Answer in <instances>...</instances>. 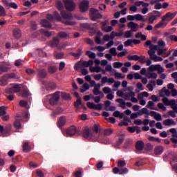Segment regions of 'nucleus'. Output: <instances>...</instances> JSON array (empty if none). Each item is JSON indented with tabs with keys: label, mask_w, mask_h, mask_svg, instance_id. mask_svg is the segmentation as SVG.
Returning a JSON list of instances; mask_svg holds the SVG:
<instances>
[{
	"label": "nucleus",
	"mask_w": 177,
	"mask_h": 177,
	"mask_svg": "<svg viewBox=\"0 0 177 177\" xmlns=\"http://www.w3.org/2000/svg\"><path fill=\"white\" fill-rule=\"evenodd\" d=\"M127 27L131 28L130 31H131V32H136V31L139 30V25L133 21H130L127 24Z\"/></svg>",
	"instance_id": "nucleus-9"
},
{
	"label": "nucleus",
	"mask_w": 177,
	"mask_h": 177,
	"mask_svg": "<svg viewBox=\"0 0 177 177\" xmlns=\"http://www.w3.org/2000/svg\"><path fill=\"white\" fill-rule=\"evenodd\" d=\"M31 151V147L28 145V142H25L23 145V151L24 153H29Z\"/></svg>",
	"instance_id": "nucleus-32"
},
{
	"label": "nucleus",
	"mask_w": 177,
	"mask_h": 177,
	"mask_svg": "<svg viewBox=\"0 0 177 177\" xmlns=\"http://www.w3.org/2000/svg\"><path fill=\"white\" fill-rule=\"evenodd\" d=\"M54 56L57 59H63L64 57V53L55 51L54 53Z\"/></svg>",
	"instance_id": "nucleus-31"
},
{
	"label": "nucleus",
	"mask_w": 177,
	"mask_h": 177,
	"mask_svg": "<svg viewBox=\"0 0 177 177\" xmlns=\"http://www.w3.org/2000/svg\"><path fill=\"white\" fill-rule=\"evenodd\" d=\"M147 78H153V80H156L157 78V73H149L146 75Z\"/></svg>",
	"instance_id": "nucleus-57"
},
{
	"label": "nucleus",
	"mask_w": 177,
	"mask_h": 177,
	"mask_svg": "<svg viewBox=\"0 0 177 177\" xmlns=\"http://www.w3.org/2000/svg\"><path fill=\"white\" fill-rule=\"evenodd\" d=\"M53 17L55 20H57L58 21H62V17H60V15H59V12L57 11H55L53 12Z\"/></svg>",
	"instance_id": "nucleus-45"
},
{
	"label": "nucleus",
	"mask_w": 177,
	"mask_h": 177,
	"mask_svg": "<svg viewBox=\"0 0 177 177\" xmlns=\"http://www.w3.org/2000/svg\"><path fill=\"white\" fill-rule=\"evenodd\" d=\"M30 28L33 31H35V30H37V22H35L34 21H31L30 22Z\"/></svg>",
	"instance_id": "nucleus-55"
},
{
	"label": "nucleus",
	"mask_w": 177,
	"mask_h": 177,
	"mask_svg": "<svg viewBox=\"0 0 177 177\" xmlns=\"http://www.w3.org/2000/svg\"><path fill=\"white\" fill-rule=\"evenodd\" d=\"M77 133V127L74 126L70 127L67 130H66V134L68 136H74Z\"/></svg>",
	"instance_id": "nucleus-15"
},
{
	"label": "nucleus",
	"mask_w": 177,
	"mask_h": 177,
	"mask_svg": "<svg viewBox=\"0 0 177 177\" xmlns=\"http://www.w3.org/2000/svg\"><path fill=\"white\" fill-rule=\"evenodd\" d=\"M49 74H55L57 71V68L55 66H50L48 68Z\"/></svg>",
	"instance_id": "nucleus-36"
},
{
	"label": "nucleus",
	"mask_w": 177,
	"mask_h": 177,
	"mask_svg": "<svg viewBox=\"0 0 177 177\" xmlns=\"http://www.w3.org/2000/svg\"><path fill=\"white\" fill-rule=\"evenodd\" d=\"M56 88V84L53 82H50L46 85V91H53Z\"/></svg>",
	"instance_id": "nucleus-26"
},
{
	"label": "nucleus",
	"mask_w": 177,
	"mask_h": 177,
	"mask_svg": "<svg viewBox=\"0 0 177 177\" xmlns=\"http://www.w3.org/2000/svg\"><path fill=\"white\" fill-rule=\"evenodd\" d=\"M102 31H105V32H110L113 31V27L112 26H108V27H102Z\"/></svg>",
	"instance_id": "nucleus-56"
},
{
	"label": "nucleus",
	"mask_w": 177,
	"mask_h": 177,
	"mask_svg": "<svg viewBox=\"0 0 177 177\" xmlns=\"http://www.w3.org/2000/svg\"><path fill=\"white\" fill-rule=\"evenodd\" d=\"M21 90V88L18 84L13 86L12 87H10V88H6L5 90V93H7V95H12V93H17V92H20Z\"/></svg>",
	"instance_id": "nucleus-6"
},
{
	"label": "nucleus",
	"mask_w": 177,
	"mask_h": 177,
	"mask_svg": "<svg viewBox=\"0 0 177 177\" xmlns=\"http://www.w3.org/2000/svg\"><path fill=\"white\" fill-rule=\"evenodd\" d=\"M152 14L154 15L156 19H158V17H161V12L160 11L153 10L152 12Z\"/></svg>",
	"instance_id": "nucleus-61"
},
{
	"label": "nucleus",
	"mask_w": 177,
	"mask_h": 177,
	"mask_svg": "<svg viewBox=\"0 0 177 177\" xmlns=\"http://www.w3.org/2000/svg\"><path fill=\"white\" fill-rule=\"evenodd\" d=\"M90 17L93 21H96L97 19H103V15L99 13V10L91 8Z\"/></svg>",
	"instance_id": "nucleus-4"
},
{
	"label": "nucleus",
	"mask_w": 177,
	"mask_h": 177,
	"mask_svg": "<svg viewBox=\"0 0 177 177\" xmlns=\"http://www.w3.org/2000/svg\"><path fill=\"white\" fill-rule=\"evenodd\" d=\"M21 95L22 97H28L30 96V92L27 89H24L21 91Z\"/></svg>",
	"instance_id": "nucleus-42"
},
{
	"label": "nucleus",
	"mask_w": 177,
	"mask_h": 177,
	"mask_svg": "<svg viewBox=\"0 0 177 177\" xmlns=\"http://www.w3.org/2000/svg\"><path fill=\"white\" fill-rule=\"evenodd\" d=\"M8 71H9V66H8V64L5 62H0V74H2L3 73H8Z\"/></svg>",
	"instance_id": "nucleus-13"
},
{
	"label": "nucleus",
	"mask_w": 177,
	"mask_h": 177,
	"mask_svg": "<svg viewBox=\"0 0 177 177\" xmlns=\"http://www.w3.org/2000/svg\"><path fill=\"white\" fill-rule=\"evenodd\" d=\"M128 60H134L135 62H138L140 60V57L138 55H130L128 57Z\"/></svg>",
	"instance_id": "nucleus-40"
},
{
	"label": "nucleus",
	"mask_w": 177,
	"mask_h": 177,
	"mask_svg": "<svg viewBox=\"0 0 177 177\" xmlns=\"http://www.w3.org/2000/svg\"><path fill=\"white\" fill-rule=\"evenodd\" d=\"M49 103L51 106H55V104H57V102H59L60 99V92L57 91L53 94L48 95Z\"/></svg>",
	"instance_id": "nucleus-3"
},
{
	"label": "nucleus",
	"mask_w": 177,
	"mask_h": 177,
	"mask_svg": "<svg viewBox=\"0 0 177 177\" xmlns=\"http://www.w3.org/2000/svg\"><path fill=\"white\" fill-rule=\"evenodd\" d=\"M65 8L66 10H68V12H73L74 9H75V3H74V1L73 0H63Z\"/></svg>",
	"instance_id": "nucleus-5"
},
{
	"label": "nucleus",
	"mask_w": 177,
	"mask_h": 177,
	"mask_svg": "<svg viewBox=\"0 0 177 177\" xmlns=\"http://www.w3.org/2000/svg\"><path fill=\"white\" fill-rule=\"evenodd\" d=\"M77 53H71V56H73V57H75L76 60H77V59H80V57H81V55H82V49L78 48L77 50Z\"/></svg>",
	"instance_id": "nucleus-21"
},
{
	"label": "nucleus",
	"mask_w": 177,
	"mask_h": 177,
	"mask_svg": "<svg viewBox=\"0 0 177 177\" xmlns=\"http://www.w3.org/2000/svg\"><path fill=\"white\" fill-rule=\"evenodd\" d=\"M13 34L15 38L19 39L21 37V30H20L19 28H15L13 30Z\"/></svg>",
	"instance_id": "nucleus-27"
},
{
	"label": "nucleus",
	"mask_w": 177,
	"mask_h": 177,
	"mask_svg": "<svg viewBox=\"0 0 177 177\" xmlns=\"http://www.w3.org/2000/svg\"><path fill=\"white\" fill-rule=\"evenodd\" d=\"M83 67H91L93 66V60L89 59L88 61H84L82 62Z\"/></svg>",
	"instance_id": "nucleus-30"
},
{
	"label": "nucleus",
	"mask_w": 177,
	"mask_h": 177,
	"mask_svg": "<svg viewBox=\"0 0 177 177\" xmlns=\"http://www.w3.org/2000/svg\"><path fill=\"white\" fill-rule=\"evenodd\" d=\"M41 23L42 27H44V28H52V24L48 19H42Z\"/></svg>",
	"instance_id": "nucleus-20"
},
{
	"label": "nucleus",
	"mask_w": 177,
	"mask_h": 177,
	"mask_svg": "<svg viewBox=\"0 0 177 177\" xmlns=\"http://www.w3.org/2000/svg\"><path fill=\"white\" fill-rule=\"evenodd\" d=\"M176 11L174 12H167L165 15L162 17V20L154 26L155 30L161 28L162 27H166L168 24L165 21H171V20L175 19V16H176Z\"/></svg>",
	"instance_id": "nucleus-2"
},
{
	"label": "nucleus",
	"mask_w": 177,
	"mask_h": 177,
	"mask_svg": "<svg viewBox=\"0 0 177 177\" xmlns=\"http://www.w3.org/2000/svg\"><path fill=\"white\" fill-rule=\"evenodd\" d=\"M149 115H151V117H154L156 121H162V116H161V114L154 111H151L149 113Z\"/></svg>",
	"instance_id": "nucleus-14"
},
{
	"label": "nucleus",
	"mask_w": 177,
	"mask_h": 177,
	"mask_svg": "<svg viewBox=\"0 0 177 177\" xmlns=\"http://www.w3.org/2000/svg\"><path fill=\"white\" fill-rule=\"evenodd\" d=\"M147 107H148L151 110H155L156 111H158V109L154 108V102H153V101H149Z\"/></svg>",
	"instance_id": "nucleus-38"
},
{
	"label": "nucleus",
	"mask_w": 177,
	"mask_h": 177,
	"mask_svg": "<svg viewBox=\"0 0 177 177\" xmlns=\"http://www.w3.org/2000/svg\"><path fill=\"white\" fill-rule=\"evenodd\" d=\"M83 88H80L81 93H84V92H86V91L89 90L91 86H89V84L84 83L82 86Z\"/></svg>",
	"instance_id": "nucleus-35"
},
{
	"label": "nucleus",
	"mask_w": 177,
	"mask_h": 177,
	"mask_svg": "<svg viewBox=\"0 0 177 177\" xmlns=\"http://www.w3.org/2000/svg\"><path fill=\"white\" fill-rule=\"evenodd\" d=\"M169 132L172 133V138H177V131L175 128H171L169 129Z\"/></svg>",
	"instance_id": "nucleus-53"
},
{
	"label": "nucleus",
	"mask_w": 177,
	"mask_h": 177,
	"mask_svg": "<svg viewBox=\"0 0 177 177\" xmlns=\"http://www.w3.org/2000/svg\"><path fill=\"white\" fill-rule=\"evenodd\" d=\"M67 122V119L66 118V116H61L59 118L57 125L59 128H63L64 125H66V122Z\"/></svg>",
	"instance_id": "nucleus-16"
},
{
	"label": "nucleus",
	"mask_w": 177,
	"mask_h": 177,
	"mask_svg": "<svg viewBox=\"0 0 177 177\" xmlns=\"http://www.w3.org/2000/svg\"><path fill=\"white\" fill-rule=\"evenodd\" d=\"M118 136L119 137L118 140L116 142V146H121L122 143H124V140H125V135L118 133Z\"/></svg>",
	"instance_id": "nucleus-19"
},
{
	"label": "nucleus",
	"mask_w": 177,
	"mask_h": 177,
	"mask_svg": "<svg viewBox=\"0 0 177 177\" xmlns=\"http://www.w3.org/2000/svg\"><path fill=\"white\" fill-rule=\"evenodd\" d=\"M59 38H67L68 35L65 32H59L58 33Z\"/></svg>",
	"instance_id": "nucleus-60"
},
{
	"label": "nucleus",
	"mask_w": 177,
	"mask_h": 177,
	"mask_svg": "<svg viewBox=\"0 0 177 177\" xmlns=\"http://www.w3.org/2000/svg\"><path fill=\"white\" fill-rule=\"evenodd\" d=\"M124 37H125V38H131V37H132V31L127 30L124 32Z\"/></svg>",
	"instance_id": "nucleus-63"
},
{
	"label": "nucleus",
	"mask_w": 177,
	"mask_h": 177,
	"mask_svg": "<svg viewBox=\"0 0 177 177\" xmlns=\"http://www.w3.org/2000/svg\"><path fill=\"white\" fill-rule=\"evenodd\" d=\"M118 103H120V107L123 109V110H125L127 109V103L122 98H119L115 100Z\"/></svg>",
	"instance_id": "nucleus-25"
},
{
	"label": "nucleus",
	"mask_w": 177,
	"mask_h": 177,
	"mask_svg": "<svg viewBox=\"0 0 177 177\" xmlns=\"http://www.w3.org/2000/svg\"><path fill=\"white\" fill-rule=\"evenodd\" d=\"M61 97L64 100H71V95L66 93H62Z\"/></svg>",
	"instance_id": "nucleus-37"
},
{
	"label": "nucleus",
	"mask_w": 177,
	"mask_h": 177,
	"mask_svg": "<svg viewBox=\"0 0 177 177\" xmlns=\"http://www.w3.org/2000/svg\"><path fill=\"white\" fill-rule=\"evenodd\" d=\"M86 106L87 107H88V109H91L93 110L100 111L102 110V109H103V104H100V103L98 104H95L93 102H88L86 103Z\"/></svg>",
	"instance_id": "nucleus-7"
},
{
	"label": "nucleus",
	"mask_w": 177,
	"mask_h": 177,
	"mask_svg": "<svg viewBox=\"0 0 177 177\" xmlns=\"http://www.w3.org/2000/svg\"><path fill=\"white\" fill-rule=\"evenodd\" d=\"M39 78H46L48 73L44 68L37 69Z\"/></svg>",
	"instance_id": "nucleus-17"
},
{
	"label": "nucleus",
	"mask_w": 177,
	"mask_h": 177,
	"mask_svg": "<svg viewBox=\"0 0 177 177\" xmlns=\"http://www.w3.org/2000/svg\"><path fill=\"white\" fill-rule=\"evenodd\" d=\"M158 69V64H156V65H151V66L149 67V71H151V72L157 71Z\"/></svg>",
	"instance_id": "nucleus-49"
},
{
	"label": "nucleus",
	"mask_w": 177,
	"mask_h": 177,
	"mask_svg": "<svg viewBox=\"0 0 177 177\" xmlns=\"http://www.w3.org/2000/svg\"><path fill=\"white\" fill-rule=\"evenodd\" d=\"M169 39L171 41H173L174 42H177V36L175 35H171L169 37Z\"/></svg>",
	"instance_id": "nucleus-64"
},
{
	"label": "nucleus",
	"mask_w": 177,
	"mask_h": 177,
	"mask_svg": "<svg viewBox=\"0 0 177 177\" xmlns=\"http://www.w3.org/2000/svg\"><path fill=\"white\" fill-rule=\"evenodd\" d=\"M113 66L114 68H121V67L124 66V64L121 62H114Z\"/></svg>",
	"instance_id": "nucleus-50"
},
{
	"label": "nucleus",
	"mask_w": 177,
	"mask_h": 177,
	"mask_svg": "<svg viewBox=\"0 0 177 177\" xmlns=\"http://www.w3.org/2000/svg\"><path fill=\"white\" fill-rule=\"evenodd\" d=\"M60 41L57 38H53V41L50 42V45L51 48H56L59 45V42Z\"/></svg>",
	"instance_id": "nucleus-28"
},
{
	"label": "nucleus",
	"mask_w": 177,
	"mask_h": 177,
	"mask_svg": "<svg viewBox=\"0 0 177 177\" xmlns=\"http://www.w3.org/2000/svg\"><path fill=\"white\" fill-rule=\"evenodd\" d=\"M0 16L5 17L6 16V12H5V8L0 5Z\"/></svg>",
	"instance_id": "nucleus-54"
},
{
	"label": "nucleus",
	"mask_w": 177,
	"mask_h": 177,
	"mask_svg": "<svg viewBox=\"0 0 177 177\" xmlns=\"http://www.w3.org/2000/svg\"><path fill=\"white\" fill-rule=\"evenodd\" d=\"M74 106L76 109V110H80L81 107L80 106H82V101L81 100V98H78L76 102H74Z\"/></svg>",
	"instance_id": "nucleus-29"
},
{
	"label": "nucleus",
	"mask_w": 177,
	"mask_h": 177,
	"mask_svg": "<svg viewBox=\"0 0 177 177\" xmlns=\"http://www.w3.org/2000/svg\"><path fill=\"white\" fill-rule=\"evenodd\" d=\"M113 133V129H106L104 131V135L105 136H110Z\"/></svg>",
	"instance_id": "nucleus-51"
},
{
	"label": "nucleus",
	"mask_w": 177,
	"mask_h": 177,
	"mask_svg": "<svg viewBox=\"0 0 177 177\" xmlns=\"http://www.w3.org/2000/svg\"><path fill=\"white\" fill-rule=\"evenodd\" d=\"M136 149L138 151H142L145 149V142L142 140H138L136 143Z\"/></svg>",
	"instance_id": "nucleus-18"
},
{
	"label": "nucleus",
	"mask_w": 177,
	"mask_h": 177,
	"mask_svg": "<svg viewBox=\"0 0 177 177\" xmlns=\"http://www.w3.org/2000/svg\"><path fill=\"white\" fill-rule=\"evenodd\" d=\"M156 71H158V74H161L165 71V69L164 68L161 67V65L158 64V69H156Z\"/></svg>",
	"instance_id": "nucleus-59"
},
{
	"label": "nucleus",
	"mask_w": 177,
	"mask_h": 177,
	"mask_svg": "<svg viewBox=\"0 0 177 177\" xmlns=\"http://www.w3.org/2000/svg\"><path fill=\"white\" fill-rule=\"evenodd\" d=\"M82 136L85 139H88V138H90V136H91V129H89V128H88V127H86L83 130Z\"/></svg>",
	"instance_id": "nucleus-23"
},
{
	"label": "nucleus",
	"mask_w": 177,
	"mask_h": 177,
	"mask_svg": "<svg viewBox=\"0 0 177 177\" xmlns=\"http://www.w3.org/2000/svg\"><path fill=\"white\" fill-rule=\"evenodd\" d=\"M133 43V40L132 39H128L126 41L124 42V46H131V45H132Z\"/></svg>",
	"instance_id": "nucleus-62"
},
{
	"label": "nucleus",
	"mask_w": 177,
	"mask_h": 177,
	"mask_svg": "<svg viewBox=\"0 0 177 177\" xmlns=\"http://www.w3.org/2000/svg\"><path fill=\"white\" fill-rule=\"evenodd\" d=\"M109 53L112 56H117V48H115V47L110 48Z\"/></svg>",
	"instance_id": "nucleus-48"
},
{
	"label": "nucleus",
	"mask_w": 177,
	"mask_h": 177,
	"mask_svg": "<svg viewBox=\"0 0 177 177\" xmlns=\"http://www.w3.org/2000/svg\"><path fill=\"white\" fill-rule=\"evenodd\" d=\"M153 149H154V146H153V145H151V143L146 144L145 150L147 151H151V150H153Z\"/></svg>",
	"instance_id": "nucleus-46"
},
{
	"label": "nucleus",
	"mask_w": 177,
	"mask_h": 177,
	"mask_svg": "<svg viewBox=\"0 0 177 177\" xmlns=\"http://www.w3.org/2000/svg\"><path fill=\"white\" fill-rule=\"evenodd\" d=\"M163 125L166 127H169L171 125H176V122L174 120V119H167L163 121Z\"/></svg>",
	"instance_id": "nucleus-22"
},
{
	"label": "nucleus",
	"mask_w": 177,
	"mask_h": 177,
	"mask_svg": "<svg viewBox=\"0 0 177 177\" xmlns=\"http://www.w3.org/2000/svg\"><path fill=\"white\" fill-rule=\"evenodd\" d=\"M6 109H8V107L5 106H0V117H3V115H6Z\"/></svg>",
	"instance_id": "nucleus-41"
},
{
	"label": "nucleus",
	"mask_w": 177,
	"mask_h": 177,
	"mask_svg": "<svg viewBox=\"0 0 177 177\" xmlns=\"http://www.w3.org/2000/svg\"><path fill=\"white\" fill-rule=\"evenodd\" d=\"M40 32L41 34L44 35V37H52V32L48 31L46 29H41Z\"/></svg>",
	"instance_id": "nucleus-33"
},
{
	"label": "nucleus",
	"mask_w": 177,
	"mask_h": 177,
	"mask_svg": "<svg viewBox=\"0 0 177 177\" xmlns=\"http://www.w3.org/2000/svg\"><path fill=\"white\" fill-rule=\"evenodd\" d=\"M162 102L164 103L165 106H171H171L176 105V100H169L168 97H165L162 99Z\"/></svg>",
	"instance_id": "nucleus-11"
},
{
	"label": "nucleus",
	"mask_w": 177,
	"mask_h": 177,
	"mask_svg": "<svg viewBox=\"0 0 177 177\" xmlns=\"http://www.w3.org/2000/svg\"><path fill=\"white\" fill-rule=\"evenodd\" d=\"M138 115H143V114H146L147 115H149L150 113H149V109L147 108H142L140 111L138 112Z\"/></svg>",
	"instance_id": "nucleus-34"
},
{
	"label": "nucleus",
	"mask_w": 177,
	"mask_h": 177,
	"mask_svg": "<svg viewBox=\"0 0 177 177\" xmlns=\"http://www.w3.org/2000/svg\"><path fill=\"white\" fill-rule=\"evenodd\" d=\"M101 86L102 85L100 84V83H98L97 85L94 87L93 90V93L95 96H98V95H100L101 99H102V97H104V94L100 91Z\"/></svg>",
	"instance_id": "nucleus-8"
},
{
	"label": "nucleus",
	"mask_w": 177,
	"mask_h": 177,
	"mask_svg": "<svg viewBox=\"0 0 177 177\" xmlns=\"http://www.w3.org/2000/svg\"><path fill=\"white\" fill-rule=\"evenodd\" d=\"M14 127H15L16 129H20L21 128V123L20 120L17 119L14 122Z\"/></svg>",
	"instance_id": "nucleus-43"
},
{
	"label": "nucleus",
	"mask_w": 177,
	"mask_h": 177,
	"mask_svg": "<svg viewBox=\"0 0 177 177\" xmlns=\"http://www.w3.org/2000/svg\"><path fill=\"white\" fill-rule=\"evenodd\" d=\"M8 77L7 76L5 75L3 77H1L0 78V85L1 86H6V85H8Z\"/></svg>",
	"instance_id": "nucleus-24"
},
{
	"label": "nucleus",
	"mask_w": 177,
	"mask_h": 177,
	"mask_svg": "<svg viewBox=\"0 0 177 177\" xmlns=\"http://www.w3.org/2000/svg\"><path fill=\"white\" fill-rule=\"evenodd\" d=\"M157 20V18L156 17V15H153L150 16L148 19V21L150 24H153L154 23V21Z\"/></svg>",
	"instance_id": "nucleus-52"
},
{
	"label": "nucleus",
	"mask_w": 177,
	"mask_h": 177,
	"mask_svg": "<svg viewBox=\"0 0 177 177\" xmlns=\"http://www.w3.org/2000/svg\"><path fill=\"white\" fill-rule=\"evenodd\" d=\"M79 8L82 12H86L89 8V2L88 1H82L80 3Z\"/></svg>",
	"instance_id": "nucleus-10"
},
{
	"label": "nucleus",
	"mask_w": 177,
	"mask_h": 177,
	"mask_svg": "<svg viewBox=\"0 0 177 177\" xmlns=\"http://www.w3.org/2000/svg\"><path fill=\"white\" fill-rule=\"evenodd\" d=\"M136 17V20H137L138 21H146V19H145V18H143V16L140 14H137L135 15Z\"/></svg>",
	"instance_id": "nucleus-44"
},
{
	"label": "nucleus",
	"mask_w": 177,
	"mask_h": 177,
	"mask_svg": "<svg viewBox=\"0 0 177 177\" xmlns=\"http://www.w3.org/2000/svg\"><path fill=\"white\" fill-rule=\"evenodd\" d=\"M128 168L125 167V168H120V171L119 173V175H124V174H128Z\"/></svg>",
	"instance_id": "nucleus-58"
},
{
	"label": "nucleus",
	"mask_w": 177,
	"mask_h": 177,
	"mask_svg": "<svg viewBox=\"0 0 177 177\" xmlns=\"http://www.w3.org/2000/svg\"><path fill=\"white\" fill-rule=\"evenodd\" d=\"M57 8L60 10V15L64 18V20L62 21L64 24H66V26H75L77 24V22L70 21L73 20V15L66 12V10H63L64 6L62 1H59L57 2Z\"/></svg>",
	"instance_id": "nucleus-1"
},
{
	"label": "nucleus",
	"mask_w": 177,
	"mask_h": 177,
	"mask_svg": "<svg viewBox=\"0 0 177 177\" xmlns=\"http://www.w3.org/2000/svg\"><path fill=\"white\" fill-rule=\"evenodd\" d=\"M127 165V162H125V160H118V168H124Z\"/></svg>",
	"instance_id": "nucleus-47"
},
{
	"label": "nucleus",
	"mask_w": 177,
	"mask_h": 177,
	"mask_svg": "<svg viewBox=\"0 0 177 177\" xmlns=\"http://www.w3.org/2000/svg\"><path fill=\"white\" fill-rule=\"evenodd\" d=\"M164 153V147L161 145H157L153 149V154L155 156H161Z\"/></svg>",
	"instance_id": "nucleus-12"
},
{
	"label": "nucleus",
	"mask_w": 177,
	"mask_h": 177,
	"mask_svg": "<svg viewBox=\"0 0 177 177\" xmlns=\"http://www.w3.org/2000/svg\"><path fill=\"white\" fill-rule=\"evenodd\" d=\"M86 55L88 56L90 59H95L96 58V54L91 50H87L86 52Z\"/></svg>",
	"instance_id": "nucleus-39"
}]
</instances>
